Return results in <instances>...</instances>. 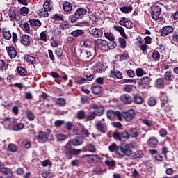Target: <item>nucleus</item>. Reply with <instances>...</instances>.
<instances>
[{
	"label": "nucleus",
	"instance_id": "obj_1",
	"mask_svg": "<svg viewBox=\"0 0 178 178\" xmlns=\"http://www.w3.org/2000/svg\"><path fill=\"white\" fill-rule=\"evenodd\" d=\"M69 145H70V142L64 147V152L68 158H70L72 155H79L81 152H97V148L92 144H88L82 149H72Z\"/></svg>",
	"mask_w": 178,
	"mask_h": 178
},
{
	"label": "nucleus",
	"instance_id": "obj_20",
	"mask_svg": "<svg viewBox=\"0 0 178 178\" xmlns=\"http://www.w3.org/2000/svg\"><path fill=\"white\" fill-rule=\"evenodd\" d=\"M20 42L22 45H24V47H29L30 45V36L28 35H23Z\"/></svg>",
	"mask_w": 178,
	"mask_h": 178
},
{
	"label": "nucleus",
	"instance_id": "obj_41",
	"mask_svg": "<svg viewBox=\"0 0 178 178\" xmlns=\"http://www.w3.org/2000/svg\"><path fill=\"white\" fill-rule=\"evenodd\" d=\"M118 47V43L114 41H111L110 42H107V51H109V49H115Z\"/></svg>",
	"mask_w": 178,
	"mask_h": 178
},
{
	"label": "nucleus",
	"instance_id": "obj_9",
	"mask_svg": "<svg viewBox=\"0 0 178 178\" xmlns=\"http://www.w3.org/2000/svg\"><path fill=\"white\" fill-rule=\"evenodd\" d=\"M95 127L98 131L103 133V134H105V133L108 131V127L106 126V124L102 123L100 121L95 124Z\"/></svg>",
	"mask_w": 178,
	"mask_h": 178
},
{
	"label": "nucleus",
	"instance_id": "obj_53",
	"mask_svg": "<svg viewBox=\"0 0 178 178\" xmlns=\"http://www.w3.org/2000/svg\"><path fill=\"white\" fill-rule=\"evenodd\" d=\"M22 29L25 33H29L30 31V25H29V22H24L22 24Z\"/></svg>",
	"mask_w": 178,
	"mask_h": 178
},
{
	"label": "nucleus",
	"instance_id": "obj_33",
	"mask_svg": "<svg viewBox=\"0 0 178 178\" xmlns=\"http://www.w3.org/2000/svg\"><path fill=\"white\" fill-rule=\"evenodd\" d=\"M55 104L58 106H65L66 105V100L64 98L59 97L56 99Z\"/></svg>",
	"mask_w": 178,
	"mask_h": 178
},
{
	"label": "nucleus",
	"instance_id": "obj_49",
	"mask_svg": "<svg viewBox=\"0 0 178 178\" xmlns=\"http://www.w3.org/2000/svg\"><path fill=\"white\" fill-rule=\"evenodd\" d=\"M76 83L79 85L84 84L86 83V78L78 76L76 78Z\"/></svg>",
	"mask_w": 178,
	"mask_h": 178
},
{
	"label": "nucleus",
	"instance_id": "obj_61",
	"mask_svg": "<svg viewBox=\"0 0 178 178\" xmlns=\"http://www.w3.org/2000/svg\"><path fill=\"white\" fill-rule=\"evenodd\" d=\"M55 54L58 58H62L63 56V50L62 49H57Z\"/></svg>",
	"mask_w": 178,
	"mask_h": 178
},
{
	"label": "nucleus",
	"instance_id": "obj_64",
	"mask_svg": "<svg viewBox=\"0 0 178 178\" xmlns=\"http://www.w3.org/2000/svg\"><path fill=\"white\" fill-rule=\"evenodd\" d=\"M26 117L29 120H34V119L35 118V115H34V113H33V112H28L26 113Z\"/></svg>",
	"mask_w": 178,
	"mask_h": 178
},
{
	"label": "nucleus",
	"instance_id": "obj_26",
	"mask_svg": "<svg viewBox=\"0 0 178 178\" xmlns=\"http://www.w3.org/2000/svg\"><path fill=\"white\" fill-rule=\"evenodd\" d=\"M84 30L83 29H76L71 32V35L77 38V37H80V35H83L84 34Z\"/></svg>",
	"mask_w": 178,
	"mask_h": 178
},
{
	"label": "nucleus",
	"instance_id": "obj_5",
	"mask_svg": "<svg viewBox=\"0 0 178 178\" xmlns=\"http://www.w3.org/2000/svg\"><path fill=\"white\" fill-rule=\"evenodd\" d=\"M90 35L95 37L96 38H101L104 37L105 33V29L104 28H93L89 31Z\"/></svg>",
	"mask_w": 178,
	"mask_h": 178
},
{
	"label": "nucleus",
	"instance_id": "obj_58",
	"mask_svg": "<svg viewBox=\"0 0 178 178\" xmlns=\"http://www.w3.org/2000/svg\"><path fill=\"white\" fill-rule=\"evenodd\" d=\"M8 16L11 19L12 22L16 20V13L14 10L9 11Z\"/></svg>",
	"mask_w": 178,
	"mask_h": 178
},
{
	"label": "nucleus",
	"instance_id": "obj_14",
	"mask_svg": "<svg viewBox=\"0 0 178 178\" xmlns=\"http://www.w3.org/2000/svg\"><path fill=\"white\" fill-rule=\"evenodd\" d=\"M35 140H38L39 143H45V141H47V133L40 131L35 136Z\"/></svg>",
	"mask_w": 178,
	"mask_h": 178
},
{
	"label": "nucleus",
	"instance_id": "obj_23",
	"mask_svg": "<svg viewBox=\"0 0 178 178\" xmlns=\"http://www.w3.org/2000/svg\"><path fill=\"white\" fill-rule=\"evenodd\" d=\"M2 34H3V38H4V40H11L12 33H10V31L7 29L6 28L3 29Z\"/></svg>",
	"mask_w": 178,
	"mask_h": 178
},
{
	"label": "nucleus",
	"instance_id": "obj_36",
	"mask_svg": "<svg viewBox=\"0 0 178 178\" xmlns=\"http://www.w3.org/2000/svg\"><path fill=\"white\" fill-rule=\"evenodd\" d=\"M38 15H39V16H40L41 17H48V16H49L48 10H45V8H42L39 10Z\"/></svg>",
	"mask_w": 178,
	"mask_h": 178
},
{
	"label": "nucleus",
	"instance_id": "obj_29",
	"mask_svg": "<svg viewBox=\"0 0 178 178\" xmlns=\"http://www.w3.org/2000/svg\"><path fill=\"white\" fill-rule=\"evenodd\" d=\"M90 109H93V112H104V106L95 104L90 106Z\"/></svg>",
	"mask_w": 178,
	"mask_h": 178
},
{
	"label": "nucleus",
	"instance_id": "obj_3",
	"mask_svg": "<svg viewBox=\"0 0 178 178\" xmlns=\"http://www.w3.org/2000/svg\"><path fill=\"white\" fill-rule=\"evenodd\" d=\"M152 79H151L149 76H143L140 79V80L138 81V85L140 88H142V90H145L148 88V86L149 84H151V81Z\"/></svg>",
	"mask_w": 178,
	"mask_h": 178
},
{
	"label": "nucleus",
	"instance_id": "obj_51",
	"mask_svg": "<svg viewBox=\"0 0 178 178\" xmlns=\"http://www.w3.org/2000/svg\"><path fill=\"white\" fill-rule=\"evenodd\" d=\"M51 19H53L54 20H61L62 22H63V15L62 14H55L51 17Z\"/></svg>",
	"mask_w": 178,
	"mask_h": 178
},
{
	"label": "nucleus",
	"instance_id": "obj_57",
	"mask_svg": "<svg viewBox=\"0 0 178 178\" xmlns=\"http://www.w3.org/2000/svg\"><path fill=\"white\" fill-rule=\"evenodd\" d=\"M83 58H86V59H88L90 58V56H92V54L91 51H88L87 50H84L81 52Z\"/></svg>",
	"mask_w": 178,
	"mask_h": 178
},
{
	"label": "nucleus",
	"instance_id": "obj_35",
	"mask_svg": "<svg viewBox=\"0 0 178 178\" xmlns=\"http://www.w3.org/2000/svg\"><path fill=\"white\" fill-rule=\"evenodd\" d=\"M17 72L19 76L22 77H24V76H27V70H25L23 67H18L17 68Z\"/></svg>",
	"mask_w": 178,
	"mask_h": 178
},
{
	"label": "nucleus",
	"instance_id": "obj_4",
	"mask_svg": "<svg viewBox=\"0 0 178 178\" xmlns=\"http://www.w3.org/2000/svg\"><path fill=\"white\" fill-rule=\"evenodd\" d=\"M95 48H98L103 51V52L107 51L108 48V41L102 39H97L95 41Z\"/></svg>",
	"mask_w": 178,
	"mask_h": 178
},
{
	"label": "nucleus",
	"instance_id": "obj_37",
	"mask_svg": "<svg viewBox=\"0 0 178 178\" xmlns=\"http://www.w3.org/2000/svg\"><path fill=\"white\" fill-rule=\"evenodd\" d=\"M92 90L93 94H95L96 95H99V94H101V92H102V88L97 85L95 86H92Z\"/></svg>",
	"mask_w": 178,
	"mask_h": 178
},
{
	"label": "nucleus",
	"instance_id": "obj_15",
	"mask_svg": "<svg viewBox=\"0 0 178 178\" xmlns=\"http://www.w3.org/2000/svg\"><path fill=\"white\" fill-rule=\"evenodd\" d=\"M154 86L156 88L163 89L165 88V80L162 78H159L154 81Z\"/></svg>",
	"mask_w": 178,
	"mask_h": 178
},
{
	"label": "nucleus",
	"instance_id": "obj_10",
	"mask_svg": "<svg viewBox=\"0 0 178 178\" xmlns=\"http://www.w3.org/2000/svg\"><path fill=\"white\" fill-rule=\"evenodd\" d=\"M6 49L10 58H11L12 59H15V58H16V56H17V51H16V49H15V47H13L12 46H7L6 47Z\"/></svg>",
	"mask_w": 178,
	"mask_h": 178
},
{
	"label": "nucleus",
	"instance_id": "obj_32",
	"mask_svg": "<svg viewBox=\"0 0 178 178\" xmlns=\"http://www.w3.org/2000/svg\"><path fill=\"white\" fill-rule=\"evenodd\" d=\"M128 131L129 133V137H132V138H137L138 137V131L136 129H129Z\"/></svg>",
	"mask_w": 178,
	"mask_h": 178
},
{
	"label": "nucleus",
	"instance_id": "obj_25",
	"mask_svg": "<svg viewBox=\"0 0 178 178\" xmlns=\"http://www.w3.org/2000/svg\"><path fill=\"white\" fill-rule=\"evenodd\" d=\"M94 69L95 72L99 73L105 70V66L102 63L98 62L94 65Z\"/></svg>",
	"mask_w": 178,
	"mask_h": 178
},
{
	"label": "nucleus",
	"instance_id": "obj_42",
	"mask_svg": "<svg viewBox=\"0 0 178 178\" xmlns=\"http://www.w3.org/2000/svg\"><path fill=\"white\" fill-rule=\"evenodd\" d=\"M135 74H136L137 77H143L144 76V74H146V73L144 71V69L136 68Z\"/></svg>",
	"mask_w": 178,
	"mask_h": 178
},
{
	"label": "nucleus",
	"instance_id": "obj_17",
	"mask_svg": "<svg viewBox=\"0 0 178 178\" xmlns=\"http://www.w3.org/2000/svg\"><path fill=\"white\" fill-rule=\"evenodd\" d=\"M113 29L114 30H115V31H118V33H120V35L123 37V38H125V39L129 38V36L126 35V33L124 32V29L123 27L118 26L115 25L113 26Z\"/></svg>",
	"mask_w": 178,
	"mask_h": 178
},
{
	"label": "nucleus",
	"instance_id": "obj_40",
	"mask_svg": "<svg viewBox=\"0 0 178 178\" xmlns=\"http://www.w3.org/2000/svg\"><path fill=\"white\" fill-rule=\"evenodd\" d=\"M8 67H9V64L5 63L3 60H0V70L1 72H4V70H7Z\"/></svg>",
	"mask_w": 178,
	"mask_h": 178
},
{
	"label": "nucleus",
	"instance_id": "obj_50",
	"mask_svg": "<svg viewBox=\"0 0 178 178\" xmlns=\"http://www.w3.org/2000/svg\"><path fill=\"white\" fill-rule=\"evenodd\" d=\"M8 151H10V152H16V151H17V146H16V145L13 144V143H10L8 145Z\"/></svg>",
	"mask_w": 178,
	"mask_h": 178
},
{
	"label": "nucleus",
	"instance_id": "obj_48",
	"mask_svg": "<svg viewBox=\"0 0 178 178\" xmlns=\"http://www.w3.org/2000/svg\"><path fill=\"white\" fill-rule=\"evenodd\" d=\"M118 42L120 44V48H122V49H124L126 48V40H124V38H120L118 39Z\"/></svg>",
	"mask_w": 178,
	"mask_h": 178
},
{
	"label": "nucleus",
	"instance_id": "obj_12",
	"mask_svg": "<svg viewBox=\"0 0 178 178\" xmlns=\"http://www.w3.org/2000/svg\"><path fill=\"white\" fill-rule=\"evenodd\" d=\"M136 114L134 113V112L130 113V112H122L121 113V118L122 119L123 118H124V119L127 121V122H130V120H133V118H134V115Z\"/></svg>",
	"mask_w": 178,
	"mask_h": 178
},
{
	"label": "nucleus",
	"instance_id": "obj_21",
	"mask_svg": "<svg viewBox=\"0 0 178 178\" xmlns=\"http://www.w3.org/2000/svg\"><path fill=\"white\" fill-rule=\"evenodd\" d=\"M83 142H84V138L81 136L80 137L78 136L77 138H76L75 139L71 141L74 147H79V145H81V144H83Z\"/></svg>",
	"mask_w": 178,
	"mask_h": 178
},
{
	"label": "nucleus",
	"instance_id": "obj_31",
	"mask_svg": "<svg viewBox=\"0 0 178 178\" xmlns=\"http://www.w3.org/2000/svg\"><path fill=\"white\" fill-rule=\"evenodd\" d=\"M120 10L122 12V13H130V12L133 11V6L129 5V6H123L120 8Z\"/></svg>",
	"mask_w": 178,
	"mask_h": 178
},
{
	"label": "nucleus",
	"instance_id": "obj_22",
	"mask_svg": "<svg viewBox=\"0 0 178 178\" xmlns=\"http://www.w3.org/2000/svg\"><path fill=\"white\" fill-rule=\"evenodd\" d=\"M24 60L29 65H35V57L29 54H26L24 57Z\"/></svg>",
	"mask_w": 178,
	"mask_h": 178
},
{
	"label": "nucleus",
	"instance_id": "obj_56",
	"mask_svg": "<svg viewBox=\"0 0 178 178\" xmlns=\"http://www.w3.org/2000/svg\"><path fill=\"white\" fill-rule=\"evenodd\" d=\"M121 137H122L124 140H129V138H130V134L127 131H123L121 132Z\"/></svg>",
	"mask_w": 178,
	"mask_h": 178
},
{
	"label": "nucleus",
	"instance_id": "obj_39",
	"mask_svg": "<svg viewBox=\"0 0 178 178\" xmlns=\"http://www.w3.org/2000/svg\"><path fill=\"white\" fill-rule=\"evenodd\" d=\"M104 36L108 41H115V35L111 32H106L104 31Z\"/></svg>",
	"mask_w": 178,
	"mask_h": 178
},
{
	"label": "nucleus",
	"instance_id": "obj_60",
	"mask_svg": "<svg viewBox=\"0 0 178 178\" xmlns=\"http://www.w3.org/2000/svg\"><path fill=\"white\" fill-rule=\"evenodd\" d=\"M92 45V41L90 39H86L83 42V46L86 48H90Z\"/></svg>",
	"mask_w": 178,
	"mask_h": 178
},
{
	"label": "nucleus",
	"instance_id": "obj_2",
	"mask_svg": "<svg viewBox=\"0 0 178 178\" xmlns=\"http://www.w3.org/2000/svg\"><path fill=\"white\" fill-rule=\"evenodd\" d=\"M86 14L87 10L84 8L80 7L75 10L74 14L69 16V19L71 23H77L79 20L83 19Z\"/></svg>",
	"mask_w": 178,
	"mask_h": 178
},
{
	"label": "nucleus",
	"instance_id": "obj_47",
	"mask_svg": "<svg viewBox=\"0 0 178 178\" xmlns=\"http://www.w3.org/2000/svg\"><path fill=\"white\" fill-rule=\"evenodd\" d=\"M56 138L58 141H65L67 138V136L66 135L58 133L56 134Z\"/></svg>",
	"mask_w": 178,
	"mask_h": 178
},
{
	"label": "nucleus",
	"instance_id": "obj_45",
	"mask_svg": "<svg viewBox=\"0 0 178 178\" xmlns=\"http://www.w3.org/2000/svg\"><path fill=\"white\" fill-rule=\"evenodd\" d=\"M101 161V157L98 154H92V163H98Z\"/></svg>",
	"mask_w": 178,
	"mask_h": 178
},
{
	"label": "nucleus",
	"instance_id": "obj_6",
	"mask_svg": "<svg viewBox=\"0 0 178 178\" xmlns=\"http://www.w3.org/2000/svg\"><path fill=\"white\" fill-rule=\"evenodd\" d=\"M151 10H152V18L153 19V20H158L161 15V12L162 11V8H161L159 6L155 3L154 6L152 7Z\"/></svg>",
	"mask_w": 178,
	"mask_h": 178
},
{
	"label": "nucleus",
	"instance_id": "obj_11",
	"mask_svg": "<svg viewBox=\"0 0 178 178\" xmlns=\"http://www.w3.org/2000/svg\"><path fill=\"white\" fill-rule=\"evenodd\" d=\"M159 144V141H158V139L156 137H151L147 140V145H149L150 148H156Z\"/></svg>",
	"mask_w": 178,
	"mask_h": 178
},
{
	"label": "nucleus",
	"instance_id": "obj_13",
	"mask_svg": "<svg viewBox=\"0 0 178 178\" xmlns=\"http://www.w3.org/2000/svg\"><path fill=\"white\" fill-rule=\"evenodd\" d=\"M0 173L4 175L6 178L13 177V172L12 171V169L8 168L7 167H4L3 169L1 170Z\"/></svg>",
	"mask_w": 178,
	"mask_h": 178
},
{
	"label": "nucleus",
	"instance_id": "obj_18",
	"mask_svg": "<svg viewBox=\"0 0 178 178\" xmlns=\"http://www.w3.org/2000/svg\"><path fill=\"white\" fill-rule=\"evenodd\" d=\"M63 9L65 12L72 13V10L73 9V6H72V3H70V2L64 1L63 3Z\"/></svg>",
	"mask_w": 178,
	"mask_h": 178
},
{
	"label": "nucleus",
	"instance_id": "obj_54",
	"mask_svg": "<svg viewBox=\"0 0 178 178\" xmlns=\"http://www.w3.org/2000/svg\"><path fill=\"white\" fill-rule=\"evenodd\" d=\"M148 105L149 106H155V105H156V99L154 97H149L148 100Z\"/></svg>",
	"mask_w": 178,
	"mask_h": 178
},
{
	"label": "nucleus",
	"instance_id": "obj_59",
	"mask_svg": "<svg viewBox=\"0 0 178 178\" xmlns=\"http://www.w3.org/2000/svg\"><path fill=\"white\" fill-rule=\"evenodd\" d=\"M164 79L169 81L172 79V72L166 71L164 74Z\"/></svg>",
	"mask_w": 178,
	"mask_h": 178
},
{
	"label": "nucleus",
	"instance_id": "obj_27",
	"mask_svg": "<svg viewBox=\"0 0 178 178\" xmlns=\"http://www.w3.org/2000/svg\"><path fill=\"white\" fill-rule=\"evenodd\" d=\"M29 22L30 23V26L32 27H34L35 26H36V27H41L42 23L39 19H29Z\"/></svg>",
	"mask_w": 178,
	"mask_h": 178
},
{
	"label": "nucleus",
	"instance_id": "obj_62",
	"mask_svg": "<svg viewBox=\"0 0 178 178\" xmlns=\"http://www.w3.org/2000/svg\"><path fill=\"white\" fill-rule=\"evenodd\" d=\"M127 74L128 77H131V79H133L134 77H136V73L131 69L128 70L127 71Z\"/></svg>",
	"mask_w": 178,
	"mask_h": 178
},
{
	"label": "nucleus",
	"instance_id": "obj_8",
	"mask_svg": "<svg viewBox=\"0 0 178 178\" xmlns=\"http://www.w3.org/2000/svg\"><path fill=\"white\" fill-rule=\"evenodd\" d=\"M107 118L110 120H115L117 118L118 120H122V113L120 112H107Z\"/></svg>",
	"mask_w": 178,
	"mask_h": 178
},
{
	"label": "nucleus",
	"instance_id": "obj_55",
	"mask_svg": "<svg viewBox=\"0 0 178 178\" xmlns=\"http://www.w3.org/2000/svg\"><path fill=\"white\" fill-rule=\"evenodd\" d=\"M42 176L44 178H51L52 177V174L49 172V170H44L42 172Z\"/></svg>",
	"mask_w": 178,
	"mask_h": 178
},
{
	"label": "nucleus",
	"instance_id": "obj_38",
	"mask_svg": "<svg viewBox=\"0 0 178 178\" xmlns=\"http://www.w3.org/2000/svg\"><path fill=\"white\" fill-rule=\"evenodd\" d=\"M152 59L155 62H158V61H159V59H161V54H159V52L156 50H154L152 52Z\"/></svg>",
	"mask_w": 178,
	"mask_h": 178
},
{
	"label": "nucleus",
	"instance_id": "obj_24",
	"mask_svg": "<svg viewBox=\"0 0 178 178\" xmlns=\"http://www.w3.org/2000/svg\"><path fill=\"white\" fill-rule=\"evenodd\" d=\"M169 40L172 44L173 42H177L178 44V29L172 32V34L169 36Z\"/></svg>",
	"mask_w": 178,
	"mask_h": 178
},
{
	"label": "nucleus",
	"instance_id": "obj_16",
	"mask_svg": "<svg viewBox=\"0 0 178 178\" xmlns=\"http://www.w3.org/2000/svg\"><path fill=\"white\" fill-rule=\"evenodd\" d=\"M120 99L124 104H128L133 102V98L129 94H124L121 96Z\"/></svg>",
	"mask_w": 178,
	"mask_h": 178
},
{
	"label": "nucleus",
	"instance_id": "obj_30",
	"mask_svg": "<svg viewBox=\"0 0 178 178\" xmlns=\"http://www.w3.org/2000/svg\"><path fill=\"white\" fill-rule=\"evenodd\" d=\"M115 155L118 156V158H123L124 156V148L122 147H118L115 151Z\"/></svg>",
	"mask_w": 178,
	"mask_h": 178
},
{
	"label": "nucleus",
	"instance_id": "obj_52",
	"mask_svg": "<svg viewBox=\"0 0 178 178\" xmlns=\"http://www.w3.org/2000/svg\"><path fill=\"white\" fill-rule=\"evenodd\" d=\"M81 133V137H90V132H88V130L83 128L81 130L79 131Z\"/></svg>",
	"mask_w": 178,
	"mask_h": 178
},
{
	"label": "nucleus",
	"instance_id": "obj_46",
	"mask_svg": "<svg viewBox=\"0 0 178 178\" xmlns=\"http://www.w3.org/2000/svg\"><path fill=\"white\" fill-rule=\"evenodd\" d=\"M129 58V53H127V51H124L122 54L120 56V62H123V60H127Z\"/></svg>",
	"mask_w": 178,
	"mask_h": 178
},
{
	"label": "nucleus",
	"instance_id": "obj_63",
	"mask_svg": "<svg viewBox=\"0 0 178 178\" xmlns=\"http://www.w3.org/2000/svg\"><path fill=\"white\" fill-rule=\"evenodd\" d=\"M49 76H51L53 79H60V75L58 72H51L48 73Z\"/></svg>",
	"mask_w": 178,
	"mask_h": 178
},
{
	"label": "nucleus",
	"instance_id": "obj_19",
	"mask_svg": "<svg viewBox=\"0 0 178 178\" xmlns=\"http://www.w3.org/2000/svg\"><path fill=\"white\" fill-rule=\"evenodd\" d=\"M111 76L113 77H115V79H123V74L120 71L115 69V67L113 68V70L111 71Z\"/></svg>",
	"mask_w": 178,
	"mask_h": 178
},
{
	"label": "nucleus",
	"instance_id": "obj_44",
	"mask_svg": "<svg viewBox=\"0 0 178 178\" xmlns=\"http://www.w3.org/2000/svg\"><path fill=\"white\" fill-rule=\"evenodd\" d=\"M19 13L22 16H27L29 15V8L22 7L19 9Z\"/></svg>",
	"mask_w": 178,
	"mask_h": 178
},
{
	"label": "nucleus",
	"instance_id": "obj_43",
	"mask_svg": "<svg viewBox=\"0 0 178 178\" xmlns=\"http://www.w3.org/2000/svg\"><path fill=\"white\" fill-rule=\"evenodd\" d=\"M24 128V124L23 123H19L15 125L13 128L14 131H20V130H23Z\"/></svg>",
	"mask_w": 178,
	"mask_h": 178
},
{
	"label": "nucleus",
	"instance_id": "obj_7",
	"mask_svg": "<svg viewBox=\"0 0 178 178\" xmlns=\"http://www.w3.org/2000/svg\"><path fill=\"white\" fill-rule=\"evenodd\" d=\"M174 31L175 28L170 25H167L160 30V35L161 37H166L167 35H169V34H172Z\"/></svg>",
	"mask_w": 178,
	"mask_h": 178
},
{
	"label": "nucleus",
	"instance_id": "obj_34",
	"mask_svg": "<svg viewBox=\"0 0 178 178\" xmlns=\"http://www.w3.org/2000/svg\"><path fill=\"white\" fill-rule=\"evenodd\" d=\"M80 158L81 159H85L88 163H92V154H83Z\"/></svg>",
	"mask_w": 178,
	"mask_h": 178
},
{
	"label": "nucleus",
	"instance_id": "obj_28",
	"mask_svg": "<svg viewBox=\"0 0 178 178\" xmlns=\"http://www.w3.org/2000/svg\"><path fill=\"white\" fill-rule=\"evenodd\" d=\"M133 100L135 104H138V105L144 102V99L138 94L134 95Z\"/></svg>",
	"mask_w": 178,
	"mask_h": 178
}]
</instances>
